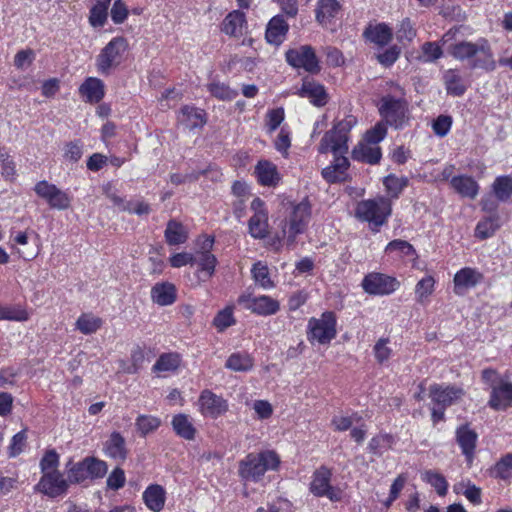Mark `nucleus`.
<instances>
[{
	"mask_svg": "<svg viewBox=\"0 0 512 512\" xmlns=\"http://www.w3.org/2000/svg\"><path fill=\"white\" fill-rule=\"evenodd\" d=\"M280 458L273 450H263L247 454L239 461L238 474L244 481L259 482L267 471H275Z\"/></svg>",
	"mask_w": 512,
	"mask_h": 512,
	"instance_id": "nucleus-2",
	"label": "nucleus"
},
{
	"mask_svg": "<svg viewBox=\"0 0 512 512\" xmlns=\"http://www.w3.org/2000/svg\"><path fill=\"white\" fill-rule=\"evenodd\" d=\"M182 362L181 355L176 352H169L161 354L152 367V371L158 377H167L175 373L180 367Z\"/></svg>",
	"mask_w": 512,
	"mask_h": 512,
	"instance_id": "nucleus-23",
	"label": "nucleus"
},
{
	"mask_svg": "<svg viewBox=\"0 0 512 512\" xmlns=\"http://www.w3.org/2000/svg\"><path fill=\"white\" fill-rule=\"evenodd\" d=\"M373 354L377 363L381 365L387 363L393 356L391 339L389 337L379 338L373 346Z\"/></svg>",
	"mask_w": 512,
	"mask_h": 512,
	"instance_id": "nucleus-43",
	"label": "nucleus"
},
{
	"mask_svg": "<svg viewBox=\"0 0 512 512\" xmlns=\"http://www.w3.org/2000/svg\"><path fill=\"white\" fill-rule=\"evenodd\" d=\"M331 471L326 467H320L313 475L310 483V492L317 497H327L333 502L340 501L341 491L331 486Z\"/></svg>",
	"mask_w": 512,
	"mask_h": 512,
	"instance_id": "nucleus-15",
	"label": "nucleus"
},
{
	"mask_svg": "<svg viewBox=\"0 0 512 512\" xmlns=\"http://www.w3.org/2000/svg\"><path fill=\"white\" fill-rule=\"evenodd\" d=\"M248 25L245 14L239 10L230 12L221 24V30L226 35L240 38L247 33Z\"/></svg>",
	"mask_w": 512,
	"mask_h": 512,
	"instance_id": "nucleus-20",
	"label": "nucleus"
},
{
	"mask_svg": "<svg viewBox=\"0 0 512 512\" xmlns=\"http://www.w3.org/2000/svg\"><path fill=\"white\" fill-rule=\"evenodd\" d=\"M456 440L462 450V453L470 463L473 459L474 450L476 447V432L470 429L467 425H463L456 431Z\"/></svg>",
	"mask_w": 512,
	"mask_h": 512,
	"instance_id": "nucleus-28",
	"label": "nucleus"
},
{
	"mask_svg": "<svg viewBox=\"0 0 512 512\" xmlns=\"http://www.w3.org/2000/svg\"><path fill=\"white\" fill-rule=\"evenodd\" d=\"M80 95L89 103H99L105 95V85L99 78L88 77L79 87Z\"/></svg>",
	"mask_w": 512,
	"mask_h": 512,
	"instance_id": "nucleus-26",
	"label": "nucleus"
},
{
	"mask_svg": "<svg viewBox=\"0 0 512 512\" xmlns=\"http://www.w3.org/2000/svg\"><path fill=\"white\" fill-rule=\"evenodd\" d=\"M151 351L146 348H142L140 346H137L133 350L132 354V366L134 368V371L141 368L144 363L148 362L150 360Z\"/></svg>",
	"mask_w": 512,
	"mask_h": 512,
	"instance_id": "nucleus-63",
	"label": "nucleus"
},
{
	"mask_svg": "<svg viewBox=\"0 0 512 512\" xmlns=\"http://www.w3.org/2000/svg\"><path fill=\"white\" fill-rule=\"evenodd\" d=\"M336 325V316L330 311L322 313L319 318H310L307 325L309 342L312 344H329L336 337Z\"/></svg>",
	"mask_w": 512,
	"mask_h": 512,
	"instance_id": "nucleus-7",
	"label": "nucleus"
},
{
	"mask_svg": "<svg viewBox=\"0 0 512 512\" xmlns=\"http://www.w3.org/2000/svg\"><path fill=\"white\" fill-rule=\"evenodd\" d=\"M85 461L90 479L102 478L106 475L108 470L106 462L95 457H86Z\"/></svg>",
	"mask_w": 512,
	"mask_h": 512,
	"instance_id": "nucleus-54",
	"label": "nucleus"
},
{
	"mask_svg": "<svg viewBox=\"0 0 512 512\" xmlns=\"http://www.w3.org/2000/svg\"><path fill=\"white\" fill-rule=\"evenodd\" d=\"M494 410H505L512 405V383L507 380L499 382L491 389V395L488 402Z\"/></svg>",
	"mask_w": 512,
	"mask_h": 512,
	"instance_id": "nucleus-21",
	"label": "nucleus"
},
{
	"mask_svg": "<svg viewBox=\"0 0 512 512\" xmlns=\"http://www.w3.org/2000/svg\"><path fill=\"white\" fill-rule=\"evenodd\" d=\"M355 123L356 120L352 117L338 122L332 130L324 135L318 148L320 153L329 151L333 153L334 161L331 165L344 175L349 167V161L345 156L348 152V133Z\"/></svg>",
	"mask_w": 512,
	"mask_h": 512,
	"instance_id": "nucleus-1",
	"label": "nucleus"
},
{
	"mask_svg": "<svg viewBox=\"0 0 512 512\" xmlns=\"http://www.w3.org/2000/svg\"><path fill=\"white\" fill-rule=\"evenodd\" d=\"M452 126V118L446 115H440L433 122V131L436 135L444 137L448 134Z\"/></svg>",
	"mask_w": 512,
	"mask_h": 512,
	"instance_id": "nucleus-64",
	"label": "nucleus"
},
{
	"mask_svg": "<svg viewBox=\"0 0 512 512\" xmlns=\"http://www.w3.org/2000/svg\"><path fill=\"white\" fill-rule=\"evenodd\" d=\"M208 91L217 99L231 101L238 95L237 90L230 88L221 82H212L207 86Z\"/></svg>",
	"mask_w": 512,
	"mask_h": 512,
	"instance_id": "nucleus-48",
	"label": "nucleus"
},
{
	"mask_svg": "<svg viewBox=\"0 0 512 512\" xmlns=\"http://www.w3.org/2000/svg\"><path fill=\"white\" fill-rule=\"evenodd\" d=\"M161 424L158 417L152 415H141L136 420V429L142 435L155 431Z\"/></svg>",
	"mask_w": 512,
	"mask_h": 512,
	"instance_id": "nucleus-50",
	"label": "nucleus"
},
{
	"mask_svg": "<svg viewBox=\"0 0 512 512\" xmlns=\"http://www.w3.org/2000/svg\"><path fill=\"white\" fill-rule=\"evenodd\" d=\"M464 396V390L457 386L434 384L429 388L432 401L431 417L434 424L443 421L445 410L457 404Z\"/></svg>",
	"mask_w": 512,
	"mask_h": 512,
	"instance_id": "nucleus-5",
	"label": "nucleus"
},
{
	"mask_svg": "<svg viewBox=\"0 0 512 512\" xmlns=\"http://www.w3.org/2000/svg\"><path fill=\"white\" fill-rule=\"evenodd\" d=\"M385 254L393 259H408L414 260L417 257L416 250L407 241L402 239H396L389 242L385 247Z\"/></svg>",
	"mask_w": 512,
	"mask_h": 512,
	"instance_id": "nucleus-29",
	"label": "nucleus"
},
{
	"mask_svg": "<svg viewBox=\"0 0 512 512\" xmlns=\"http://www.w3.org/2000/svg\"><path fill=\"white\" fill-rule=\"evenodd\" d=\"M436 280L433 276L427 275L420 279L415 286L416 302L425 305L435 290Z\"/></svg>",
	"mask_w": 512,
	"mask_h": 512,
	"instance_id": "nucleus-41",
	"label": "nucleus"
},
{
	"mask_svg": "<svg viewBox=\"0 0 512 512\" xmlns=\"http://www.w3.org/2000/svg\"><path fill=\"white\" fill-rule=\"evenodd\" d=\"M491 190L498 201L507 202L512 197V175L497 176Z\"/></svg>",
	"mask_w": 512,
	"mask_h": 512,
	"instance_id": "nucleus-39",
	"label": "nucleus"
},
{
	"mask_svg": "<svg viewBox=\"0 0 512 512\" xmlns=\"http://www.w3.org/2000/svg\"><path fill=\"white\" fill-rule=\"evenodd\" d=\"M105 454L113 459L124 460L126 457V440L119 432L111 433L104 444Z\"/></svg>",
	"mask_w": 512,
	"mask_h": 512,
	"instance_id": "nucleus-36",
	"label": "nucleus"
},
{
	"mask_svg": "<svg viewBox=\"0 0 512 512\" xmlns=\"http://www.w3.org/2000/svg\"><path fill=\"white\" fill-rule=\"evenodd\" d=\"M237 301L245 309L259 316H271L280 310L279 302L268 295L255 296L251 293H243Z\"/></svg>",
	"mask_w": 512,
	"mask_h": 512,
	"instance_id": "nucleus-9",
	"label": "nucleus"
},
{
	"mask_svg": "<svg viewBox=\"0 0 512 512\" xmlns=\"http://www.w3.org/2000/svg\"><path fill=\"white\" fill-rule=\"evenodd\" d=\"M383 185L390 197L398 198L403 189L408 185V178L404 176L398 177L394 174H390L384 177Z\"/></svg>",
	"mask_w": 512,
	"mask_h": 512,
	"instance_id": "nucleus-44",
	"label": "nucleus"
},
{
	"mask_svg": "<svg viewBox=\"0 0 512 512\" xmlns=\"http://www.w3.org/2000/svg\"><path fill=\"white\" fill-rule=\"evenodd\" d=\"M361 285L370 295H389L399 288L400 282L395 277L372 272L364 277Z\"/></svg>",
	"mask_w": 512,
	"mask_h": 512,
	"instance_id": "nucleus-13",
	"label": "nucleus"
},
{
	"mask_svg": "<svg viewBox=\"0 0 512 512\" xmlns=\"http://www.w3.org/2000/svg\"><path fill=\"white\" fill-rule=\"evenodd\" d=\"M175 433L185 440H193L196 434V428L193 425L189 415L179 413L173 416L171 421Z\"/></svg>",
	"mask_w": 512,
	"mask_h": 512,
	"instance_id": "nucleus-33",
	"label": "nucleus"
},
{
	"mask_svg": "<svg viewBox=\"0 0 512 512\" xmlns=\"http://www.w3.org/2000/svg\"><path fill=\"white\" fill-rule=\"evenodd\" d=\"M364 35L370 42L384 46L391 40L392 31L388 25L380 23L366 28Z\"/></svg>",
	"mask_w": 512,
	"mask_h": 512,
	"instance_id": "nucleus-40",
	"label": "nucleus"
},
{
	"mask_svg": "<svg viewBox=\"0 0 512 512\" xmlns=\"http://www.w3.org/2000/svg\"><path fill=\"white\" fill-rule=\"evenodd\" d=\"M177 119L189 129L202 127L206 122L204 111L193 106H184L178 113Z\"/></svg>",
	"mask_w": 512,
	"mask_h": 512,
	"instance_id": "nucleus-32",
	"label": "nucleus"
},
{
	"mask_svg": "<svg viewBox=\"0 0 512 512\" xmlns=\"http://www.w3.org/2000/svg\"><path fill=\"white\" fill-rule=\"evenodd\" d=\"M27 318L25 310L12 306H0V320L25 321Z\"/></svg>",
	"mask_w": 512,
	"mask_h": 512,
	"instance_id": "nucleus-58",
	"label": "nucleus"
},
{
	"mask_svg": "<svg viewBox=\"0 0 512 512\" xmlns=\"http://www.w3.org/2000/svg\"><path fill=\"white\" fill-rule=\"evenodd\" d=\"M255 174L260 184L264 186H274L280 180L276 165L268 160H261L257 163Z\"/></svg>",
	"mask_w": 512,
	"mask_h": 512,
	"instance_id": "nucleus-30",
	"label": "nucleus"
},
{
	"mask_svg": "<svg viewBox=\"0 0 512 512\" xmlns=\"http://www.w3.org/2000/svg\"><path fill=\"white\" fill-rule=\"evenodd\" d=\"M393 92L381 98L378 109L385 124L401 128L408 120V104L399 85H393Z\"/></svg>",
	"mask_w": 512,
	"mask_h": 512,
	"instance_id": "nucleus-4",
	"label": "nucleus"
},
{
	"mask_svg": "<svg viewBox=\"0 0 512 512\" xmlns=\"http://www.w3.org/2000/svg\"><path fill=\"white\" fill-rule=\"evenodd\" d=\"M83 154L82 144L80 141H71L65 145L64 158L70 162H77Z\"/></svg>",
	"mask_w": 512,
	"mask_h": 512,
	"instance_id": "nucleus-62",
	"label": "nucleus"
},
{
	"mask_svg": "<svg viewBox=\"0 0 512 512\" xmlns=\"http://www.w3.org/2000/svg\"><path fill=\"white\" fill-rule=\"evenodd\" d=\"M197 407L203 417L217 419L229 410V403L221 395L205 389L199 395Z\"/></svg>",
	"mask_w": 512,
	"mask_h": 512,
	"instance_id": "nucleus-10",
	"label": "nucleus"
},
{
	"mask_svg": "<svg viewBox=\"0 0 512 512\" xmlns=\"http://www.w3.org/2000/svg\"><path fill=\"white\" fill-rule=\"evenodd\" d=\"M387 135V127L384 122H378L375 124L374 127L369 129L362 140L367 141L373 145H378L379 143L384 140V138Z\"/></svg>",
	"mask_w": 512,
	"mask_h": 512,
	"instance_id": "nucleus-55",
	"label": "nucleus"
},
{
	"mask_svg": "<svg viewBox=\"0 0 512 512\" xmlns=\"http://www.w3.org/2000/svg\"><path fill=\"white\" fill-rule=\"evenodd\" d=\"M165 239L169 245H179L187 240V230L175 220L168 222L165 230Z\"/></svg>",
	"mask_w": 512,
	"mask_h": 512,
	"instance_id": "nucleus-42",
	"label": "nucleus"
},
{
	"mask_svg": "<svg viewBox=\"0 0 512 512\" xmlns=\"http://www.w3.org/2000/svg\"><path fill=\"white\" fill-rule=\"evenodd\" d=\"M236 323V319L234 317V307L226 306L222 310H220L213 319V326L217 329L218 332H223L227 328L233 326Z\"/></svg>",
	"mask_w": 512,
	"mask_h": 512,
	"instance_id": "nucleus-47",
	"label": "nucleus"
},
{
	"mask_svg": "<svg viewBox=\"0 0 512 512\" xmlns=\"http://www.w3.org/2000/svg\"><path fill=\"white\" fill-rule=\"evenodd\" d=\"M68 488V481L63 478V475L53 470L43 474L36 489L49 497H57L66 492Z\"/></svg>",
	"mask_w": 512,
	"mask_h": 512,
	"instance_id": "nucleus-17",
	"label": "nucleus"
},
{
	"mask_svg": "<svg viewBox=\"0 0 512 512\" xmlns=\"http://www.w3.org/2000/svg\"><path fill=\"white\" fill-rule=\"evenodd\" d=\"M422 58L424 62H433L439 59L443 52L436 42H426L422 46Z\"/></svg>",
	"mask_w": 512,
	"mask_h": 512,
	"instance_id": "nucleus-60",
	"label": "nucleus"
},
{
	"mask_svg": "<svg viewBox=\"0 0 512 512\" xmlns=\"http://www.w3.org/2000/svg\"><path fill=\"white\" fill-rule=\"evenodd\" d=\"M286 61L294 68H302L306 72L315 74L320 71V65L314 49L309 45L289 49L286 52Z\"/></svg>",
	"mask_w": 512,
	"mask_h": 512,
	"instance_id": "nucleus-12",
	"label": "nucleus"
},
{
	"mask_svg": "<svg viewBox=\"0 0 512 512\" xmlns=\"http://www.w3.org/2000/svg\"><path fill=\"white\" fill-rule=\"evenodd\" d=\"M252 409L258 420H267L274 412L272 404L267 400H255L252 404Z\"/></svg>",
	"mask_w": 512,
	"mask_h": 512,
	"instance_id": "nucleus-59",
	"label": "nucleus"
},
{
	"mask_svg": "<svg viewBox=\"0 0 512 512\" xmlns=\"http://www.w3.org/2000/svg\"><path fill=\"white\" fill-rule=\"evenodd\" d=\"M352 157L354 160L374 165L381 160L382 151L380 146L361 140L354 147Z\"/></svg>",
	"mask_w": 512,
	"mask_h": 512,
	"instance_id": "nucleus-25",
	"label": "nucleus"
},
{
	"mask_svg": "<svg viewBox=\"0 0 512 512\" xmlns=\"http://www.w3.org/2000/svg\"><path fill=\"white\" fill-rule=\"evenodd\" d=\"M285 119V112L282 107L270 109L266 113V128L268 133H273L280 127Z\"/></svg>",
	"mask_w": 512,
	"mask_h": 512,
	"instance_id": "nucleus-53",
	"label": "nucleus"
},
{
	"mask_svg": "<svg viewBox=\"0 0 512 512\" xmlns=\"http://www.w3.org/2000/svg\"><path fill=\"white\" fill-rule=\"evenodd\" d=\"M253 215L249 219V234L255 239H263L268 234V211L265 203L260 198H254L251 202Z\"/></svg>",
	"mask_w": 512,
	"mask_h": 512,
	"instance_id": "nucleus-16",
	"label": "nucleus"
},
{
	"mask_svg": "<svg viewBox=\"0 0 512 512\" xmlns=\"http://www.w3.org/2000/svg\"><path fill=\"white\" fill-rule=\"evenodd\" d=\"M108 18V9L103 5H94L90 10L89 22L93 27H103Z\"/></svg>",
	"mask_w": 512,
	"mask_h": 512,
	"instance_id": "nucleus-57",
	"label": "nucleus"
},
{
	"mask_svg": "<svg viewBox=\"0 0 512 512\" xmlns=\"http://www.w3.org/2000/svg\"><path fill=\"white\" fill-rule=\"evenodd\" d=\"M444 79L448 93L460 96L465 92V86L461 83L460 77L455 71L448 70L444 75Z\"/></svg>",
	"mask_w": 512,
	"mask_h": 512,
	"instance_id": "nucleus-51",
	"label": "nucleus"
},
{
	"mask_svg": "<svg viewBox=\"0 0 512 512\" xmlns=\"http://www.w3.org/2000/svg\"><path fill=\"white\" fill-rule=\"evenodd\" d=\"M298 95L308 98L315 106H324L328 101V95L323 85L309 78L303 80L302 86L298 91Z\"/></svg>",
	"mask_w": 512,
	"mask_h": 512,
	"instance_id": "nucleus-22",
	"label": "nucleus"
},
{
	"mask_svg": "<svg viewBox=\"0 0 512 512\" xmlns=\"http://www.w3.org/2000/svg\"><path fill=\"white\" fill-rule=\"evenodd\" d=\"M500 226V216L497 213H494L488 217L483 218L477 223L475 228V236L481 240L490 238L495 234Z\"/></svg>",
	"mask_w": 512,
	"mask_h": 512,
	"instance_id": "nucleus-38",
	"label": "nucleus"
},
{
	"mask_svg": "<svg viewBox=\"0 0 512 512\" xmlns=\"http://www.w3.org/2000/svg\"><path fill=\"white\" fill-rule=\"evenodd\" d=\"M90 478L85 459L73 464L68 470V482L81 483Z\"/></svg>",
	"mask_w": 512,
	"mask_h": 512,
	"instance_id": "nucleus-52",
	"label": "nucleus"
},
{
	"mask_svg": "<svg viewBox=\"0 0 512 512\" xmlns=\"http://www.w3.org/2000/svg\"><path fill=\"white\" fill-rule=\"evenodd\" d=\"M450 53L455 59L460 61L474 58L473 67L475 68L494 71L497 66L491 47L484 38L476 42H458L451 47Z\"/></svg>",
	"mask_w": 512,
	"mask_h": 512,
	"instance_id": "nucleus-3",
	"label": "nucleus"
},
{
	"mask_svg": "<svg viewBox=\"0 0 512 512\" xmlns=\"http://www.w3.org/2000/svg\"><path fill=\"white\" fill-rule=\"evenodd\" d=\"M450 185L460 196L468 199H475L479 194L478 182L469 175H457L451 178Z\"/></svg>",
	"mask_w": 512,
	"mask_h": 512,
	"instance_id": "nucleus-24",
	"label": "nucleus"
},
{
	"mask_svg": "<svg viewBox=\"0 0 512 512\" xmlns=\"http://www.w3.org/2000/svg\"><path fill=\"white\" fill-rule=\"evenodd\" d=\"M151 297L160 306L171 305L176 300V288L168 282L158 283L152 288Z\"/></svg>",
	"mask_w": 512,
	"mask_h": 512,
	"instance_id": "nucleus-35",
	"label": "nucleus"
},
{
	"mask_svg": "<svg viewBox=\"0 0 512 512\" xmlns=\"http://www.w3.org/2000/svg\"><path fill=\"white\" fill-rule=\"evenodd\" d=\"M34 191L37 196L44 199L52 209L66 210L71 205L69 195L46 180L36 183Z\"/></svg>",
	"mask_w": 512,
	"mask_h": 512,
	"instance_id": "nucleus-14",
	"label": "nucleus"
},
{
	"mask_svg": "<svg viewBox=\"0 0 512 512\" xmlns=\"http://www.w3.org/2000/svg\"><path fill=\"white\" fill-rule=\"evenodd\" d=\"M341 12L337 0H318L315 10L316 21L324 28L332 29Z\"/></svg>",
	"mask_w": 512,
	"mask_h": 512,
	"instance_id": "nucleus-18",
	"label": "nucleus"
},
{
	"mask_svg": "<svg viewBox=\"0 0 512 512\" xmlns=\"http://www.w3.org/2000/svg\"><path fill=\"white\" fill-rule=\"evenodd\" d=\"M251 273L256 284H258L261 288L269 290L275 286L274 282L270 278L267 265L263 264L262 262L255 263L251 269Z\"/></svg>",
	"mask_w": 512,
	"mask_h": 512,
	"instance_id": "nucleus-45",
	"label": "nucleus"
},
{
	"mask_svg": "<svg viewBox=\"0 0 512 512\" xmlns=\"http://www.w3.org/2000/svg\"><path fill=\"white\" fill-rule=\"evenodd\" d=\"M416 36V30L413 28L411 21L409 19H404L397 32L396 37L399 42H410L412 41Z\"/></svg>",
	"mask_w": 512,
	"mask_h": 512,
	"instance_id": "nucleus-61",
	"label": "nucleus"
},
{
	"mask_svg": "<svg viewBox=\"0 0 512 512\" xmlns=\"http://www.w3.org/2000/svg\"><path fill=\"white\" fill-rule=\"evenodd\" d=\"M288 31V24L280 16L273 17L266 29V39L269 43L274 45L281 44Z\"/></svg>",
	"mask_w": 512,
	"mask_h": 512,
	"instance_id": "nucleus-34",
	"label": "nucleus"
},
{
	"mask_svg": "<svg viewBox=\"0 0 512 512\" xmlns=\"http://www.w3.org/2000/svg\"><path fill=\"white\" fill-rule=\"evenodd\" d=\"M310 219V206L307 202H301L294 206L285 226L283 233L289 244L294 243L298 234L304 232Z\"/></svg>",
	"mask_w": 512,
	"mask_h": 512,
	"instance_id": "nucleus-11",
	"label": "nucleus"
},
{
	"mask_svg": "<svg viewBox=\"0 0 512 512\" xmlns=\"http://www.w3.org/2000/svg\"><path fill=\"white\" fill-rule=\"evenodd\" d=\"M421 479L434 487L440 496L447 493L448 483L442 474L433 470H426L421 473Z\"/></svg>",
	"mask_w": 512,
	"mask_h": 512,
	"instance_id": "nucleus-46",
	"label": "nucleus"
},
{
	"mask_svg": "<svg viewBox=\"0 0 512 512\" xmlns=\"http://www.w3.org/2000/svg\"><path fill=\"white\" fill-rule=\"evenodd\" d=\"M391 212V201L381 196L359 202L355 209V216L361 221L370 223L374 228H378L387 221Z\"/></svg>",
	"mask_w": 512,
	"mask_h": 512,
	"instance_id": "nucleus-6",
	"label": "nucleus"
},
{
	"mask_svg": "<svg viewBox=\"0 0 512 512\" xmlns=\"http://www.w3.org/2000/svg\"><path fill=\"white\" fill-rule=\"evenodd\" d=\"M126 49L127 42L125 38H113L97 56L96 65L98 71L102 74H107L111 68L118 66Z\"/></svg>",
	"mask_w": 512,
	"mask_h": 512,
	"instance_id": "nucleus-8",
	"label": "nucleus"
},
{
	"mask_svg": "<svg viewBox=\"0 0 512 512\" xmlns=\"http://www.w3.org/2000/svg\"><path fill=\"white\" fill-rule=\"evenodd\" d=\"M142 498L149 510L160 512L166 502V490L159 484H151L144 490Z\"/></svg>",
	"mask_w": 512,
	"mask_h": 512,
	"instance_id": "nucleus-27",
	"label": "nucleus"
},
{
	"mask_svg": "<svg viewBox=\"0 0 512 512\" xmlns=\"http://www.w3.org/2000/svg\"><path fill=\"white\" fill-rule=\"evenodd\" d=\"M101 324L100 318L92 314H82L76 322V327L83 334H92L100 328Z\"/></svg>",
	"mask_w": 512,
	"mask_h": 512,
	"instance_id": "nucleus-49",
	"label": "nucleus"
},
{
	"mask_svg": "<svg viewBox=\"0 0 512 512\" xmlns=\"http://www.w3.org/2000/svg\"><path fill=\"white\" fill-rule=\"evenodd\" d=\"M254 367V359L247 352H234L225 362V368L234 372H248Z\"/></svg>",
	"mask_w": 512,
	"mask_h": 512,
	"instance_id": "nucleus-37",
	"label": "nucleus"
},
{
	"mask_svg": "<svg viewBox=\"0 0 512 512\" xmlns=\"http://www.w3.org/2000/svg\"><path fill=\"white\" fill-rule=\"evenodd\" d=\"M275 149L282 155L287 156L288 150L291 146V133L290 130L283 126L274 140Z\"/></svg>",
	"mask_w": 512,
	"mask_h": 512,
	"instance_id": "nucleus-56",
	"label": "nucleus"
},
{
	"mask_svg": "<svg viewBox=\"0 0 512 512\" xmlns=\"http://www.w3.org/2000/svg\"><path fill=\"white\" fill-rule=\"evenodd\" d=\"M194 261L199 267L197 270L198 280L203 282L209 280L215 272L217 264L216 257L209 251H203L197 254Z\"/></svg>",
	"mask_w": 512,
	"mask_h": 512,
	"instance_id": "nucleus-31",
	"label": "nucleus"
},
{
	"mask_svg": "<svg viewBox=\"0 0 512 512\" xmlns=\"http://www.w3.org/2000/svg\"><path fill=\"white\" fill-rule=\"evenodd\" d=\"M482 280L483 275L478 270L470 267L462 268L454 275V292L457 295H463L466 291L481 283Z\"/></svg>",
	"mask_w": 512,
	"mask_h": 512,
	"instance_id": "nucleus-19",
	"label": "nucleus"
}]
</instances>
